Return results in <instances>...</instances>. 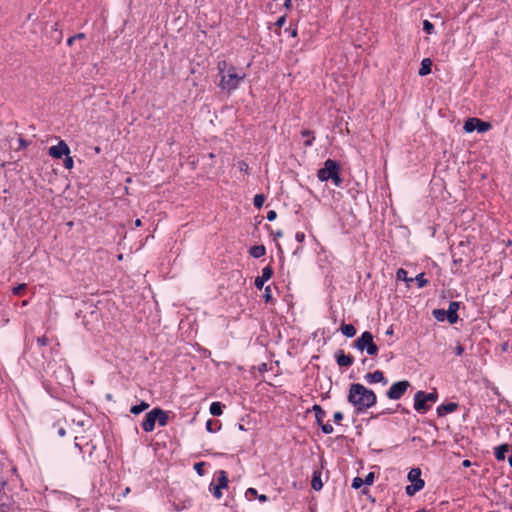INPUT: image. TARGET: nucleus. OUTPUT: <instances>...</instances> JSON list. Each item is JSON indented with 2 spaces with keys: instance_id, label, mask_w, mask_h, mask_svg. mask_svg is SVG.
<instances>
[{
  "instance_id": "28",
  "label": "nucleus",
  "mask_w": 512,
  "mask_h": 512,
  "mask_svg": "<svg viewBox=\"0 0 512 512\" xmlns=\"http://www.w3.org/2000/svg\"><path fill=\"white\" fill-rule=\"evenodd\" d=\"M432 315L437 321L443 322L445 319H447V314L444 309H434L432 311Z\"/></svg>"
},
{
  "instance_id": "34",
  "label": "nucleus",
  "mask_w": 512,
  "mask_h": 512,
  "mask_svg": "<svg viewBox=\"0 0 512 512\" xmlns=\"http://www.w3.org/2000/svg\"><path fill=\"white\" fill-rule=\"evenodd\" d=\"M321 426L322 432L324 434H331L334 431L333 426L330 423H321L319 424Z\"/></svg>"
},
{
  "instance_id": "49",
  "label": "nucleus",
  "mask_w": 512,
  "mask_h": 512,
  "mask_svg": "<svg viewBox=\"0 0 512 512\" xmlns=\"http://www.w3.org/2000/svg\"><path fill=\"white\" fill-rule=\"evenodd\" d=\"M455 354L457 356H461L463 353H464V348L461 344H458L456 347H455V350H454Z\"/></svg>"
},
{
  "instance_id": "63",
  "label": "nucleus",
  "mask_w": 512,
  "mask_h": 512,
  "mask_svg": "<svg viewBox=\"0 0 512 512\" xmlns=\"http://www.w3.org/2000/svg\"><path fill=\"white\" fill-rule=\"evenodd\" d=\"M100 151H101L100 147H98V146H97V147H95V152H96V153H100Z\"/></svg>"
},
{
  "instance_id": "29",
  "label": "nucleus",
  "mask_w": 512,
  "mask_h": 512,
  "mask_svg": "<svg viewBox=\"0 0 512 512\" xmlns=\"http://www.w3.org/2000/svg\"><path fill=\"white\" fill-rule=\"evenodd\" d=\"M418 288H424L429 284V281L424 277V273L418 274L415 278Z\"/></svg>"
},
{
  "instance_id": "48",
  "label": "nucleus",
  "mask_w": 512,
  "mask_h": 512,
  "mask_svg": "<svg viewBox=\"0 0 512 512\" xmlns=\"http://www.w3.org/2000/svg\"><path fill=\"white\" fill-rule=\"evenodd\" d=\"M250 496H255V497L258 496L257 490L255 488H248L247 489L246 497H250Z\"/></svg>"
},
{
  "instance_id": "27",
  "label": "nucleus",
  "mask_w": 512,
  "mask_h": 512,
  "mask_svg": "<svg viewBox=\"0 0 512 512\" xmlns=\"http://www.w3.org/2000/svg\"><path fill=\"white\" fill-rule=\"evenodd\" d=\"M301 135H302L303 137H306V140L304 141V145H305L306 147H310V146H312L313 141H314V139H315V138H314V136H313L312 131H310V130H303V131L301 132Z\"/></svg>"
},
{
  "instance_id": "17",
  "label": "nucleus",
  "mask_w": 512,
  "mask_h": 512,
  "mask_svg": "<svg viewBox=\"0 0 512 512\" xmlns=\"http://www.w3.org/2000/svg\"><path fill=\"white\" fill-rule=\"evenodd\" d=\"M156 422L159 424V426L164 427L169 422V416L168 413L161 408H156Z\"/></svg>"
},
{
  "instance_id": "10",
  "label": "nucleus",
  "mask_w": 512,
  "mask_h": 512,
  "mask_svg": "<svg viewBox=\"0 0 512 512\" xmlns=\"http://www.w3.org/2000/svg\"><path fill=\"white\" fill-rule=\"evenodd\" d=\"M156 415H157L156 408H153L151 411L146 413L145 419L141 425L142 429L145 432H152L154 430L155 424H156Z\"/></svg>"
},
{
  "instance_id": "41",
  "label": "nucleus",
  "mask_w": 512,
  "mask_h": 512,
  "mask_svg": "<svg viewBox=\"0 0 512 512\" xmlns=\"http://www.w3.org/2000/svg\"><path fill=\"white\" fill-rule=\"evenodd\" d=\"M48 338L46 336H41L37 338V345L41 348L48 344Z\"/></svg>"
},
{
  "instance_id": "46",
  "label": "nucleus",
  "mask_w": 512,
  "mask_h": 512,
  "mask_svg": "<svg viewBox=\"0 0 512 512\" xmlns=\"http://www.w3.org/2000/svg\"><path fill=\"white\" fill-rule=\"evenodd\" d=\"M285 23H286V17H285V16H281V17H279V18L277 19V21L275 22V25H276L277 27H280V28H281L282 26H284V24H285Z\"/></svg>"
},
{
  "instance_id": "64",
  "label": "nucleus",
  "mask_w": 512,
  "mask_h": 512,
  "mask_svg": "<svg viewBox=\"0 0 512 512\" xmlns=\"http://www.w3.org/2000/svg\"><path fill=\"white\" fill-rule=\"evenodd\" d=\"M392 333H393V330H392V329H389V330H387V332H386V334H388V335H389V334H392Z\"/></svg>"
},
{
  "instance_id": "58",
  "label": "nucleus",
  "mask_w": 512,
  "mask_h": 512,
  "mask_svg": "<svg viewBox=\"0 0 512 512\" xmlns=\"http://www.w3.org/2000/svg\"><path fill=\"white\" fill-rule=\"evenodd\" d=\"M462 465H463L464 467H470L471 462H470V460H464V461H463V463H462Z\"/></svg>"
},
{
  "instance_id": "45",
  "label": "nucleus",
  "mask_w": 512,
  "mask_h": 512,
  "mask_svg": "<svg viewBox=\"0 0 512 512\" xmlns=\"http://www.w3.org/2000/svg\"><path fill=\"white\" fill-rule=\"evenodd\" d=\"M266 218L268 221H274L277 218L276 211H274V210L268 211Z\"/></svg>"
},
{
  "instance_id": "47",
  "label": "nucleus",
  "mask_w": 512,
  "mask_h": 512,
  "mask_svg": "<svg viewBox=\"0 0 512 512\" xmlns=\"http://www.w3.org/2000/svg\"><path fill=\"white\" fill-rule=\"evenodd\" d=\"M18 143H19V147L17 148L18 150L19 149H24V148H26L29 145V143L25 139H23V138H19L18 139Z\"/></svg>"
},
{
  "instance_id": "18",
  "label": "nucleus",
  "mask_w": 512,
  "mask_h": 512,
  "mask_svg": "<svg viewBox=\"0 0 512 512\" xmlns=\"http://www.w3.org/2000/svg\"><path fill=\"white\" fill-rule=\"evenodd\" d=\"M432 61L430 58H424L421 61V67L418 71L420 76H426L431 72Z\"/></svg>"
},
{
  "instance_id": "52",
  "label": "nucleus",
  "mask_w": 512,
  "mask_h": 512,
  "mask_svg": "<svg viewBox=\"0 0 512 512\" xmlns=\"http://www.w3.org/2000/svg\"><path fill=\"white\" fill-rule=\"evenodd\" d=\"M257 498L262 503H264V502H266L268 500V497L266 495H264V494L258 495Z\"/></svg>"
},
{
  "instance_id": "30",
  "label": "nucleus",
  "mask_w": 512,
  "mask_h": 512,
  "mask_svg": "<svg viewBox=\"0 0 512 512\" xmlns=\"http://www.w3.org/2000/svg\"><path fill=\"white\" fill-rule=\"evenodd\" d=\"M265 195L263 194H256L253 199V204L256 208L260 209L262 208L264 202H265Z\"/></svg>"
},
{
  "instance_id": "55",
  "label": "nucleus",
  "mask_w": 512,
  "mask_h": 512,
  "mask_svg": "<svg viewBox=\"0 0 512 512\" xmlns=\"http://www.w3.org/2000/svg\"><path fill=\"white\" fill-rule=\"evenodd\" d=\"M266 370H267V364L266 363L261 364V366L259 367V371L263 372Z\"/></svg>"
},
{
  "instance_id": "60",
  "label": "nucleus",
  "mask_w": 512,
  "mask_h": 512,
  "mask_svg": "<svg viewBox=\"0 0 512 512\" xmlns=\"http://www.w3.org/2000/svg\"><path fill=\"white\" fill-rule=\"evenodd\" d=\"M141 225H142L141 220H140V219H136V221H135V226H136V227H140Z\"/></svg>"
},
{
  "instance_id": "3",
  "label": "nucleus",
  "mask_w": 512,
  "mask_h": 512,
  "mask_svg": "<svg viewBox=\"0 0 512 512\" xmlns=\"http://www.w3.org/2000/svg\"><path fill=\"white\" fill-rule=\"evenodd\" d=\"M317 177L322 182L332 180L335 186H340L342 183L339 164L332 159L324 162V166L318 170Z\"/></svg>"
},
{
  "instance_id": "24",
  "label": "nucleus",
  "mask_w": 512,
  "mask_h": 512,
  "mask_svg": "<svg viewBox=\"0 0 512 512\" xmlns=\"http://www.w3.org/2000/svg\"><path fill=\"white\" fill-rule=\"evenodd\" d=\"M223 404L221 402H213L210 405V413L213 416H220L223 413Z\"/></svg>"
},
{
  "instance_id": "15",
  "label": "nucleus",
  "mask_w": 512,
  "mask_h": 512,
  "mask_svg": "<svg viewBox=\"0 0 512 512\" xmlns=\"http://www.w3.org/2000/svg\"><path fill=\"white\" fill-rule=\"evenodd\" d=\"M458 408V404L455 402H449L445 404H441L437 407L438 416H445L449 413L454 412Z\"/></svg>"
},
{
  "instance_id": "6",
  "label": "nucleus",
  "mask_w": 512,
  "mask_h": 512,
  "mask_svg": "<svg viewBox=\"0 0 512 512\" xmlns=\"http://www.w3.org/2000/svg\"><path fill=\"white\" fill-rule=\"evenodd\" d=\"M410 386L411 384L408 380L394 382L386 392V396L390 400H399Z\"/></svg>"
},
{
  "instance_id": "42",
  "label": "nucleus",
  "mask_w": 512,
  "mask_h": 512,
  "mask_svg": "<svg viewBox=\"0 0 512 512\" xmlns=\"http://www.w3.org/2000/svg\"><path fill=\"white\" fill-rule=\"evenodd\" d=\"M343 419V413L340 411H337L333 415V420L336 424H339L340 421Z\"/></svg>"
},
{
  "instance_id": "26",
  "label": "nucleus",
  "mask_w": 512,
  "mask_h": 512,
  "mask_svg": "<svg viewBox=\"0 0 512 512\" xmlns=\"http://www.w3.org/2000/svg\"><path fill=\"white\" fill-rule=\"evenodd\" d=\"M313 411L315 412V418L317 423L321 424L326 416V412L319 405H314Z\"/></svg>"
},
{
  "instance_id": "57",
  "label": "nucleus",
  "mask_w": 512,
  "mask_h": 512,
  "mask_svg": "<svg viewBox=\"0 0 512 512\" xmlns=\"http://www.w3.org/2000/svg\"><path fill=\"white\" fill-rule=\"evenodd\" d=\"M76 39V37L72 36L70 37L68 40H67V44L70 46L72 45V43L74 42V40Z\"/></svg>"
},
{
  "instance_id": "5",
  "label": "nucleus",
  "mask_w": 512,
  "mask_h": 512,
  "mask_svg": "<svg viewBox=\"0 0 512 512\" xmlns=\"http://www.w3.org/2000/svg\"><path fill=\"white\" fill-rule=\"evenodd\" d=\"M407 477L411 484L406 486L405 491L407 495L413 496L425 485L424 480L421 479V470L419 468H412Z\"/></svg>"
},
{
  "instance_id": "22",
  "label": "nucleus",
  "mask_w": 512,
  "mask_h": 512,
  "mask_svg": "<svg viewBox=\"0 0 512 512\" xmlns=\"http://www.w3.org/2000/svg\"><path fill=\"white\" fill-rule=\"evenodd\" d=\"M249 253L253 258H260L265 255L266 248L263 245H255L250 248Z\"/></svg>"
},
{
  "instance_id": "16",
  "label": "nucleus",
  "mask_w": 512,
  "mask_h": 512,
  "mask_svg": "<svg viewBox=\"0 0 512 512\" xmlns=\"http://www.w3.org/2000/svg\"><path fill=\"white\" fill-rule=\"evenodd\" d=\"M511 446L509 444H501L499 446H497L494 450V455H495V458L498 460V461H503L505 460V455L506 453L510 450Z\"/></svg>"
},
{
  "instance_id": "7",
  "label": "nucleus",
  "mask_w": 512,
  "mask_h": 512,
  "mask_svg": "<svg viewBox=\"0 0 512 512\" xmlns=\"http://www.w3.org/2000/svg\"><path fill=\"white\" fill-rule=\"evenodd\" d=\"M492 128V125L490 122L482 121L478 118H469L464 123V131L467 133H471L474 130H477L479 133H484L489 131Z\"/></svg>"
},
{
  "instance_id": "4",
  "label": "nucleus",
  "mask_w": 512,
  "mask_h": 512,
  "mask_svg": "<svg viewBox=\"0 0 512 512\" xmlns=\"http://www.w3.org/2000/svg\"><path fill=\"white\" fill-rule=\"evenodd\" d=\"M354 347L359 351L366 353L370 356H376L378 354L379 348L374 343L373 335L369 331L363 332L355 341Z\"/></svg>"
},
{
  "instance_id": "43",
  "label": "nucleus",
  "mask_w": 512,
  "mask_h": 512,
  "mask_svg": "<svg viewBox=\"0 0 512 512\" xmlns=\"http://www.w3.org/2000/svg\"><path fill=\"white\" fill-rule=\"evenodd\" d=\"M203 466H204V463L203 462H198L194 465V469L196 470V472L199 474V475H203Z\"/></svg>"
},
{
  "instance_id": "11",
  "label": "nucleus",
  "mask_w": 512,
  "mask_h": 512,
  "mask_svg": "<svg viewBox=\"0 0 512 512\" xmlns=\"http://www.w3.org/2000/svg\"><path fill=\"white\" fill-rule=\"evenodd\" d=\"M364 379L369 384L382 383L383 385H386L388 383L387 379L384 377V373L380 370H376L372 373H367L364 376Z\"/></svg>"
},
{
  "instance_id": "1",
  "label": "nucleus",
  "mask_w": 512,
  "mask_h": 512,
  "mask_svg": "<svg viewBox=\"0 0 512 512\" xmlns=\"http://www.w3.org/2000/svg\"><path fill=\"white\" fill-rule=\"evenodd\" d=\"M347 401L354 406L357 414L365 412L377 402V396L371 389L360 383L350 385Z\"/></svg>"
},
{
  "instance_id": "39",
  "label": "nucleus",
  "mask_w": 512,
  "mask_h": 512,
  "mask_svg": "<svg viewBox=\"0 0 512 512\" xmlns=\"http://www.w3.org/2000/svg\"><path fill=\"white\" fill-rule=\"evenodd\" d=\"M265 302H269L272 300V291L270 286L265 287L264 295Z\"/></svg>"
},
{
  "instance_id": "31",
  "label": "nucleus",
  "mask_w": 512,
  "mask_h": 512,
  "mask_svg": "<svg viewBox=\"0 0 512 512\" xmlns=\"http://www.w3.org/2000/svg\"><path fill=\"white\" fill-rule=\"evenodd\" d=\"M221 425L218 422H214L213 420H208L206 422V430L210 433H213L219 430Z\"/></svg>"
},
{
  "instance_id": "32",
  "label": "nucleus",
  "mask_w": 512,
  "mask_h": 512,
  "mask_svg": "<svg viewBox=\"0 0 512 512\" xmlns=\"http://www.w3.org/2000/svg\"><path fill=\"white\" fill-rule=\"evenodd\" d=\"M209 490L216 499H220L222 497V489L213 482L210 484Z\"/></svg>"
},
{
  "instance_id": "40",
  "label": "nucleus",
  "mask_w": 512,
  "mask_h": 512,
  "mask_svg": "<svg viewBox=\"0 0 512 512\" xmlns=\"http://www.w3.org/2000/svg\"><path fill=\"white\" fill-rule=\"evenodd\" d=\"M26 289V284H19L18 286L13 288V294L21 295L22 292Z\"/></svg>"
},
{
  "instance_id": "9",
  "label": "nucleus",
  "mask_w": 512,
  "mask_h": 512,
  "mask_svg": "<svg viewBox=\"0 0 512 512\" xmlns=\"http://www.w3.org/2000/svg\"><path fill=\"white\" fill-rule=\"evenodd\" d=\"M431 408L425 398L424 391H417L414 395V409L418 412H426Z\"/></svg>"
},
{
  "instance_id": "38",
  "label": "nucleus",
  "mask_w": 512,
  "mask_h": 512,
  "mask_svg": "<svg viewBox=\"0 0 512 512\" xmlns=\"http://www.w3.org/2000/svg\"><path fill=\"white\" fill-rule=\"evenodd\" d=\"M375 475L373 472H370L366 475L365 479H363V483L365 485H372L374 482Z\"/></svg>"
},
{
  "instance_id": "20",
  "label": "nucleus",
  "mask_w": 512,
  "mask_h": 512,
  "mask_svg": "<svg viewBox=\"0 0 512 512\" xmlns=\"http://www.w3.org/2000/svg\"><path fill=\"white\" fill-rule=\"evenodd\" d=\"M342 334L348 338L356 335V328L352 324L343 323L340 327Z\"/></svg>"
},
{
  "instance_id": "54",
  "label": "nucleus",
  "mask_w": 512,
  "mask_h": 512,
  "mask_svg": "<svg viewBox=\"0 0 512 512\" xmlns=\"http://www.w3.org/2000/svg\"><path fill=\"white\" fill-rule=\"evenodd\" d=\"M292 0H284V6L288 9L291 7Z\"/></svg>"
},
{
  "instance_id": "36",
  "label": "nucleus",
  "mask_w": 512,
  "mask_h": 512,
  "mask_svg": "<svg viewBox=\"0 0 512 512\" xmlns=\"http://www.w3.org/2000/svg\"><path fill=\"white\" fill-rule=\"evenodd\" d=\"M425 398L430 403H435L438 399L437 392L425 393Z\"/></svg>"
},
{
  "instance_id": "56",
  "label": "nucleus",
  "mask_w": 512,
  "mask_h": 512,
  "mask_svg": "<svg viewBox=\"0 0 512 512\" xmlns=\"http://www.w3.org/2000/svg\"><path fill=\"white\" fill-rule=\"evenodd\" d=\"M274 236L275 237H282L283 236V232L281 230H277L275 233H274Z\"/></svg>"
},
{
  "instance_id": "2",
  "label": "nucleus",
  "mask_w": 512,
  "mask_h": 512,
  "mask_svg": "<svg viewBox=\"0 0 512 512\" xmlns=\"http://www.w3.org/2000/svg\"><path fill=\"white\" fill-rule=\"evenodd\" d=\"M217 69L220 76L219 87L228 93L236 90L240 82L246 78L245 73H239L236 67L227 63L225 60L218 62Z\"/></svg>"
},
{
  "instance_id": "35",
  "label": "nucleus",
  "mask_w": 512,
  "mask_h": 512,
  "mask_svg": "<svg viewBox=\"0 0 512 512\" xmlns=\"http://www.w3.org/2000/svg\"><path fill=\"white\" fill-rule=\"evenodd\" d=\"M63 165L66 169H72L73 166H74V161H73V158L70 157L69 155L68 156H65V159H64V162H63Z\"/></svg>"
},
{
  "instance_id": "53",
  "label": "nucleus",
  "mask_w": 512,
  "mask_h": 512,
  "mask_svg": "<svg viewBox=\"0 0 512 512\" xmlns=\"http://www.w3.org/2000/svg\"><path fill=\"white\" fill-rule=\"evenodd\" d=\"M58 435H59V436H61V437L65 436V435H66V431H65V429H64V428H62V427H61V428H59V429H58Z\"/></svg>"
},
{
  "instance_id": "50",
  "label": "nucleus",
  "mask_w": 512,
  "mask_h": 512,
  "mask_svg": "<svg viewBox=\"0 0 512 512\" xmlns=\"http://www.w3.org/2000/svg\"><path fill=\"white\" fill-rule=\"evenodd\" d=\"M295 239L299 242V243H302L304 242L305 240V234L303 232H297L296 235H295Z\"/></svg>"
},
{
  "instance_id": "44",
  "label": "nucleus",
  "mask_w": 512,
  "mask_h": 512,
  "mask_svg": "<svg viewBox=\"0 0 512 512\" xmlns=\"http://www.w3.org/2000/svg\"><path fill=\"white\" fill-rule=\"evenodd\" d=\"M238 168L242 172H247L249 167H248V164L245 161H239L238 162Z\"/></svg>"
},
{
  "instance_id": "13",
  "label": "nucleus",
  "mask_w": 512,
  "mask_h": 512,
  "mask_svg": "<svg viewBox=\"0 0 512 512\" xmlns=\"http://www.w3.org/2000/svg\"><path fill=\"white\" fill-rule=\"evenodd\" d=\"M459 307H460L459 302L451 301L449 303L448 310L446 311V314H447V321L450 324H455L458 321L459 317H458L457 311H458Z\"/></svg>"
},
{
  "instance_id": "25",
  "label": "nucleus",
  "mask_w": 512,
  "mask_h": 512,
  "mask_svg": "<svg viewBox=\"0 0 512 512\" xmlns=\"http://www.w3.org/2000/svg\"><path fill=\"white\" fill-rule=\"evenodd\" d=\"M149 408V404L145 401H141L139 405H134L130 408V412L134 415H138Z\"/></svg>"
},
{
  "instance_id": "8",
  "label": "nucleus",
  "mask_w": 512,
  "mask_h": 512,
  "mask_svg": "<svg viewBox=\"0 0 512 512\" xmlns=\"http://www.w3.org/2000/svg\"><path fill=\"white\" fill-rule=\"evenodd\" d=\"M48 154L54 159H60L70 154V148L64 140H60L57 145L49 148Z\"/></svg>"
},
{
  "instance_id": "61",
  "label": "nucleus",
  "mask_w": 512,
  "mask_h": 512,
  "mask_svg": "<svg viewBox=\"0 0 512 512\" xmlns=\"http://www.w3.org/2000/svg\"><path fill=\"white\" fill-rule=\"evenodd\" d=\"M74 37H76V39H77V38H78V39H81V38H84V37H85V35H84L83 33H79V34L75 35Z\"/></svg>"
},
{
  "instance_id": "14",
  "label": "nucleus",
  "mask_w": 512,
  "mask_h": 512,
  "mask_svg": "<svg viewBox=\"0 0 512 512\" xmlns=\"http://www.w3.org/2000/svg\"><path fill=\"white\" fill-rule=\"evenodd\" d=\"M335 357L336 362L340 367H349L354 362V358L349 354H345L341 349L336 352Z\"/></svg>"
},
{
  "instance_id": "21",
  "label": "nucleus",
  "mask_w": 512,
  "mask_h": 512,
  "mask_svg": "<svg viewBox=\"0 0 512 512\" xmlns=\"http://www.w3.org/2000/svg\"><path fill=\"white\" fill-rule=\"evenodd\" d=\"M311 486H312V488L315 491H319V490L322 489L323 483H322V480H321V473L320 472L315 471L313 473V477H312V481H311Z\"/></svg>"
},
{
  "instance_id": "37",
  "label": "nucleus",
  "mask_w": 512,
  "mask_h": 512,
  "mask_svg": "<svg viewBox=\"0 0 512 512\" xmlns=\"http://www.w3.org/2000/svg\"><path fill=\"white\" fill-rule=\"evenodd\" d=\"M362 485H364L363 479L361 477H355L352 481L351 486L354 489H359L360 487H362Z\"/></svg>"
},
{
  "instance_id": "12",
  "label": "nucleus",
  "mask_w": 512,
  "mask_h": 512,
  "mask_svg": "<svg viewBox=\"0 0 512 512\" xmlns=\"http://www.w3.org/2000/svg\"><path fill=\"white\" fill-rule=\"evenodd\" d=\"M273 275V269L271 266H266L262 269V275L255 279V286L257 289H262L265 282L268 281Z\"/></svg>"
},
{
  "instance_id": "59",
  "label": "nucleus",
  "mask_w": 512,
  "mask_h": 512,
  "mask_svg": "<svg viewBox=\"0 0 512 512\" xmlns=\"http://www.w3.org/2000/svg\"><path fill=\"white\" fill-rule=\"evenodd\" d=\"M290 35H291L292 37H295V36L297 35V30H296V29H292V30H290Z\"/></svg>"
},
{
  "instance_id": "51",
  "label": "nucleus",
  "mask_w": 512,
  "mask_h": 512,
  "mask_svg": "<svg viewBox=\"0 0 512 512\" xmlns=\"http://www.w3.org/2000/svg\"><path fill=\"white\" fill-rule=\"evenodd\" d=\"M0 512H10V507L6 503L0 504Z\"/></svg>"
},
{
  "instance_id": "23",
  "label": "nucleus",
  "mask_w": 512,
  "mask_h": 512,
  "mask_svg": "<svg viewBox=\"0 0 512 512\" xmlns=\"http://www.w3.org/2000/svg\"><path fill=\"white\" fill-rule=\"evenodd\" d=\"M396 278L397 280L399 281H404V282H407V284L409 285L411 282L414 281L413 278H409L408 277V272L404 269V268H399L396 272Z\"/></svg>"
},
{
  "instance_id": "62",
  "label": "nucleus",
  "mask_w": 512,
  "mask_h": 512,
  "mask_svg": "<svg viewBox=\"0 0 512 512\" xmlns=\"http://www.w3.org/2000/svg\"><path fill=\"white\" fill-rule=\"evenodd\" d=\"M508 462H509L510 467L512 468V454L509 456Z\"/></svg>"
},
{
  "instance_id": "19",
  "label": "nucleus",
  "mask_w": 512,
  "mask_h": 512,
  "mask_svg": "<svg viewBox=\"0 0 512 512\" xmlns=\"http://www.w3.org/2000/svg\"><path fill=\"white\" fill-rule=\"evenodd\" d=\"M228 475L224 470H219L217 472V483L216 485L221 489L226 488L228 486Z\"/></svg>"
},
{
  "instance_id": "33",
  "label": "nucleus",
  "mask_w": 512,
  "mask_h": 512,
  "mask_svg": "<svg viewBox=\"0 0 512 512\" xmlns=\"http://www.w3.org/2000/svg\"><path fill=\"white\" fill-rule=\"evenodd\" d=\"M423 30L427 34H432L433 31H434V25L430 21L424 20V22H423Z\"/></svg>"
}]
</instances>
